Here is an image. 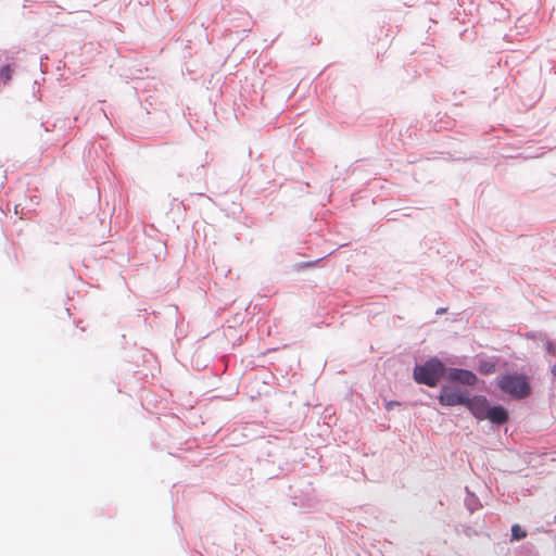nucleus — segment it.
I'll list each match as a JSON object with an SVG mask.
<instances>
[{"label":"nucleus","mask_w":556,"mask_h":556,"mask_svg":"<svg viewBox=\"0 0 556 556\" xmlns=\"http://www.w3.org/2000/svg\"><path fill=\"white\" fill-rule=\"evenodd\" d=\"M496 387L511 399L521 400L531 393L528 378L519 374H504L496 378Z\"/></svg>","instance_id":"obj_1"},{"label":"nucleus","mask_w":556,"mask_h":556,"mask_svg":"<svg viewBox=\"0 0 556 556\" xmlns=\"http://www.w3.org/2000/svg\"><path fill=\"white\" fill-rule=\"evenodd\" d=\"M444 372V364L439 358L432 357L421 365H416L413 377L417 383L432 388L439 383Z\"/></svg>","instance_id":"obj_2"},{"label":"nucleus","mask_w":556,"mask_h":556,"mask_svg":"<svg viewBox=\"0 0 556 556\" xmlns=\"http://www.w3.org/2000/svg\"><path fill=\"white\" fill-rule=\"evenodd\" d=\"M468 395L466 390L442 387L439 402L443 406L466 405Z\"/></svg>","instance_id":"obj_3"},{"label":"nucleus","mask_w":556,"mask_h":556,"mask_svg":"<svg viewBox=\"0 0 556 556\" xmlns=\"http://www.w3.org/2000/svg\"><path fill=\"white\" fill-rule=\"evenodd\" d=\"M465 406L479 420L485 419L490 407L486 397L483 395H475L472 397L468 395Z\"/></svg>","instance_id":"obj_4"},{"label":"nucleus","mask_w":556,"mask_h":556,"mask_svg":"<svg viewBox=\"0 0 556 556\" xmlns=\"http://www.w3.org/2000/svg\"><path fill=\"white\" fill-rule=\"evenodd\" d=\"M447 378L464 386H473L477 382V376L472 371L460 368H451Z\"/></svg>","instance_id":"obj_5"},{"label":"nucleus","mask_w":556,"mask_h":556,"mask_svg":"<svg viewBox=\"0 0 556 556\" xmlns=\"http://www.w3.org/2000/svg\"><path fill=\"white\" fill-rule=\"evenodd\" d=\"M485 419L495 425H503L508 420V413L501 405L492 406L489 407Z\"/></svg>","instance_id":"obj_6"},{"label":"nucleus","mask_w":556,"mask_h":556,"mask_svg":"<svg viewBox=\"0 0 556 556\" xmlns=\"http://www.w3.org/2000/svg\"><path fill=\"white\" fill-rule=\"evenodd\" d=\"M496 364L492 359L483 358L479 361L478 369L481 374L489 375L495 371Z\"/></svg>","instance_id":"obj_7"},{"label":"nucleus","mask_w":556,"mask_h":556,"mask_svg":"<svg viewBox=\"0 0 556 556\" xmlns=\"http://www.w3.org/2000/svg\"><path fill=\"white\" fill-rule=\"evenodd\" d=\"M526 535H527V532L519 525H514L511 527V539L513 540H521V539L526 538Z\"/></svg>","instance_id":"obj_8"},{"label":"nucleus","mask_w":556,"mask_h":556,"mask_svg":"<svg viewBox=\"0 0 556 556\" xmlns=\"http://www.w3.org/2000/svg\"><path fill=\"white\" fill-rule=\"evenodd\" d=\"M12 70L9 65L0 68V81L7 84L11 79Z\"/></svg>","instance_id":"obj_9"},{"label":"nucleus","mask_w":556,"mask_h":556,"mask_svg":"<svg viewBox=\"0 0 556 556\" xmlns=\"http://www.w3.org/2000/svg\"><path fill=\"white\" fill-rule=\"evenodd\" d=\"M466 505L470 511H473L477 509V502L473 496H469L466 498Z\"/></svg>","instance_id":"obj_10"},{"label":"nucleus","mask_w":556,"mask_h":556,"mask_svg":"<svg viewBox=\"0 0 556 556\" xmlns=\"http://www.w3.org/2000/svg\"><path fill=\"white\" fill-rule=\"evenodd\" d=\"M395 405H399V403H397V402H393V401H391V402H388V403L386 404V407H387V409H391V408H392L393 406H395Z\"/></svg>","instance_id":"obj_11"},{"label":"nucleus","mask_w":556,"mask_h":556,"mask_svg":"<svg viewBox=\"0 0 556 556\" xmlns=\"http://www.w3.org/2000/svg\"><path fill=\"white\" fill-rule=\"evenodd\" d=\"M551 372L554 377H556V364L554 366H552L551 368Z\"/></svg>","instance_id":"obj_12"}]
</instances>
